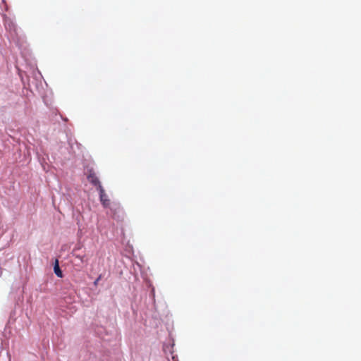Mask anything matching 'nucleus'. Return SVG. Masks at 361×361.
I'll use <instances>...</instances> for the list:
<instances>
[{"mask_svg": "<svg viewBox=\"0 0 361 361\" xmlns=\"http://www.w3.org/2000/svg\"><path fill=\"white\" fill-rule=\"evenodd\" d=\"M87 178L90 183L97 187V190L99 189V185H102V184L93 169H90L88 171Z\"/></svg>", "mask_w": 361, "mask_h": 361, "instance_id": "obj_1", "label": "nucleus"}, {"mask_svg": "<svg viewBox=\"0 0 361 361\" xmlns=\"http://www.w3.org/2000/svg\"><path fill=\"white\" fill-rule=\"evenodd\" d=\"M98 190L99 192V198L102 205L104 207H108L110 204V200L108 198L107 195L105 193L102 185H99V189Z\"/></svg>", "mask_w": 361, "mask_h": 361, "instance_id": "obj_2", "label": "nucleus"}, {"mask_svg": "<svg viewBox=\"0 0 361 361\" xmlns=\"http://www.w3.org/2000/svg\"><path fill=\"white\" fill-rule=\"evenodd\" d=\"M54 273L56 274V275L58 277L61 278L63 276L62 271L60 269V267H59V265L58 259H56V261H55V264H54Z\"/></svg>", "mask_w": 361, "mask_h": 361, "instance_id": "obj_3", "label": "nucleus"}, {"mask_svg": "<svg viewBox=\"0 0 361 361\" xmlns=\"http://www.w3.org/2000/svg\"><path fill=\"white\" fill-rule=\"evenodd\" d=\"M101 279H102V276L99 275V277L94 281V285L95 286H97V284H98L99 281L101 280Z\"/></svg>", "mask_w": 361, "mask_h": 361, "instance_id": "obj_4", "label": "nucleus"}, {"mask_svg": "<svg viewBox=\"0 0 361 361\" xmlns=\"http://www.w3.org/2000/svg\"><path fill=\"white\" fill-rule=\"evenodd\" d=\"M75 257L79 259L81 262H83V259H84V257L83 256H80V255H75Z\"/></svg>", "mask_w": 361, "mask_h": 361, "instance_id": "obj_5", "label": "nucleus"}]
</instances>
